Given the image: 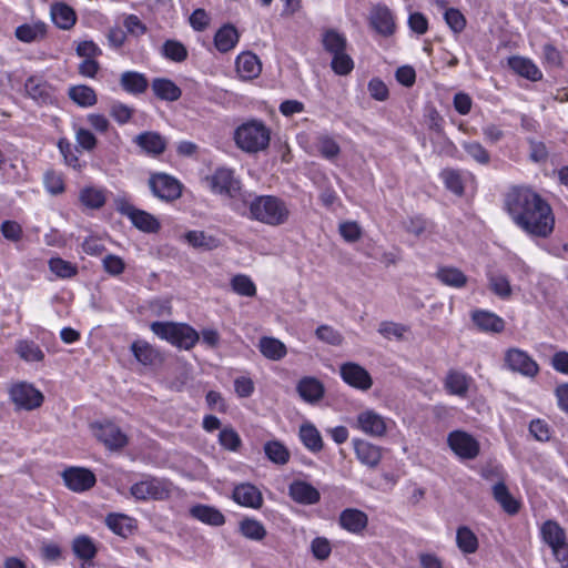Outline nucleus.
<instances>
[{
	"label": "nucleus",
	"mask_w": 568,
	"mask_h": 568,
	"mask_svg": "<svg viewBox=\"0 0 568 568\" xmlns=\"http://www.w3.org/2000/svg\"><path fill=\"white\" fill-rule=\"evenodd\" d=\"M322 45L329 54H337L345 51L347 48V40L345 36L335 29H326L322 33Z\"/></svg>",
	"instance_id": "e433bc0d"
},
{
	"label": "nucleus",
	"mask_w": 568,
	"mask_h": 568,
	"mask_svg": "<svg viewBox=\"0 0 568 568\" xmlns=\"http://www.w3.org/2000/svg\"><path fill=\"white\" fill-rule=\"evenodd\" d=\"M463 149L465 150L468 156H470L474 161H476L479 164L486 165L490 161V155L488 151L479 142H464Z\"/></svg>",
	"instance_id": "5fc2aeb1"
},
{
	"label": "nucleus",
	"mask_w": 568,
	"mask_h": 568,
	"mask_svg": "<svg viewBox=\"0 0 568 568\" xmlns=\"http://www.w3.org/2000/svg\"><path fill=\"white\" fill-rule=\"evenodd\" d=\"M298 395L307 403H315L324 396V386L315 377H304L297 384Z\"/></svg>",
	"instance_id": "cd10ccee"
},
{
	"label": "nucleus",
	"mask_w": 568,
	"mask_h": 568,
	"mask_svg": "<svg viewBox=\"0 0 568 568\" xmlns=\"http://www.w3.org/2000/svg\"><path fill=\"white\" fill-rule=\"evenodd\" d=\"M239 41V32L232 24H225L217 30L214 37L215 48L220 52L232 50Z\"/></svg>",
	"instance_id": "4c0bfd02"
},
{
	"label": "nucleus",
	"mask_w": 568,
	"mask_h": 568,
	"mask_svg": "<svg viewBox=\"0 0 568 568\" xmlns=\"http://www.w3.org/2000/svg\"><path fill=\"white\" fill-rule=\"evenodd\" d=\"M9 394L14 405L26 410H32L40 407L44 398L39 389L27 382L14 384L10 388Z\"/></svg>",
	"instance_id": "6e6552de"
},
{
	"label": "nucleus",
	"mask_w": 568,
	"mask_h": 568,
	"mask_svg": "<svg viewBox=\"0 0 568 568\" xmlns=\"http://www.w3.org/2000/svg\"><path fill=\"white\" fill-rule=\"evenodd\" d=\"M508 65L515 73L530 81H539L542 78L541 71L530 59L511 57L508 59Z\"/></svg>",
	"instance_id": "bb28decb"
},
{
	"label": "nucleus",
	"mask_w": 568,
	"mask_h": 568,
	"mask_svg": "<svg viewBox=\"0 0 568 568\" xmlns=\"http://www.w3.org/2000/svg\"><path fill=\"white\" fill-rule=\"evenodd\" d=\"M506 366L527 377H534L538 374V364L524 351L519 348H510L505 355Z\"/></svg>",
	"instance_id": "9b49d317"
},
{
	"label": "nucleus",
	"mask_w": 568,
	"mask_h": 568,
	"mask_svg": "<svg viewBox=\"0 0 568 568\" xmlns=\"http://www.w3.org/2000/svg\"><path fill=\"white\" fill-rule=\"evenodd\" d=\"M129 520L130 518L125 515L110 514L105 518V524L114 534L124 536L130 529V526L126 524Z\"/></svg>",
	"instance_id": "680f3d73"
},
{
	"label": "nucleus",
	"mask_w": 568,
	"mask_h": 568,
	"mask_svg": "<svg viewBox=\"0 0 568 568\" xmlns=\"http://www.w3.org/2000/svg\"><path fill=\"white\" fill-rule=\"evenodd\" d=\"M133 112L134 110L132 108L121 102L113 103L110 109L111 116L119 124L128 123L131 120Z\"/></svg>",
	"instance_id": "69168bd1"
},
{
	"label": "nucleus",
	"mask_w": 568,
	"mask_h": 568,
	"mask_svg": "<svg viewBox=\"0 0 568 568\" xmlns=\"http://www.w3.org/2000/svg\"><path fill=\"white\" fill-rule=\"evenodd\" d=\"M49 268L61 278H71L78 273V267L69 261L61 257H51L49 260Z\"/></svg>",
	"instance_id": "603ef678"
},
{
	"label": "nucleus",
	"mask_w": 568,
	"mask_h": 568,
	"mask_svg": "<svg viewBox=\"0 0 568 568\" xmlns=\"http://www.w3.org/2000/svg\"><path fill=\"white\" fill-rule=\"evenodd\" d=\"M161 54L173 62H183L187 58V49L178 40H166L162 48Z\"/></svg>",
	"instance_id": "8fccbe9b"
},
{
	"label": "nucleus",
	"mask_w": 568,
	"mask_h": 568,
	"mask_svg": "<svg viewBox=\"0 0 568 568\" xmlns=\"http://www.w3.org/2000/svg\"><path fill=\"white\" fill-rule=\"evenodd\" d=\"M447 442L452 450L462 458L474 459L479 454L477 440L465 432H452L448 435Z\"/></svg>",
	"instance_id": "f8f14e48"
},
{
	"label": "nucleus",
	"mask_w": 568,
	"mask_h": 568,
	"mask_svg": "<svg viewBox=\"0 0 568 568\" xmlns=\"http://www.w3.org/2000/svg\"><path fill=\"white\" fill-rule=\"evenodd\" d=\"M72 549L77 557L83 560L92 559L97 554V548L92 539L88 536H79L73 540Z\"/></svg>",
	"instance_id": "3c124183"
},
{
	"label": "nucleus",
	"mask_w": 568,
	"mask_h": 568,
	"mask_svg": "<svg viewBox=\"0 0 568 568\" xmlns=\"http://www.w3.org/2000/svg\"><path fill=\"white\" fill-rule=\"evenodd\" d=\"M53 22L60 29H70L77 20L74 10L65 3H55L51 8Z\"/></svg>",
	"instance_id": "79ce46f5"
},
{
	"label": "nucleus",
	"mask_w": 568,
	"mask_h": 568,
	"mask_svg": "<svg viewBox=\"0 0 568 568\" xmlns=\"http://www.w3.org/2000/svg\"><path fill=\"white\" fill-rule=\"evenodd\" d=\"M493 496L507 514L515 515L519 511V503L511 496L504 481L493 486Z\"/></svg>",
	"instance_id": "c9c22d12"
},
{
	"label": "nucleus",
	"mask_w": 568,
	"mask_h": 568,
	"mask_svg": "<svg viewBox=\"0 0 568 568\" xmlns=\"http://www.w3.org/2000/svg\"><path fill=\"white\" fill-rule=\"evenodd\" d=\"M367 524V515L358 509L347 508L339 515L341 527L353 534L362 532L366 528Z\"/></svg>",
	"instance_id": "5701e85b"
},
{
	"label": "nucleus",
	"mask_w": 568,
	"mask_h": 568,
	"mask_svg": "<svg viewBox=\"0 0 568 568\" xmlns=\"http://www.w3.org/2000/svg\"><path fill=\"white\" fill-rule=\"evenodd\" d=\"M240 532L247 539L261 541L266 536L264 525L253 518H244L239 525Z\"/></svg>",
	"instance_id": "09e8293b"
},
{
	"label": "nucleus",
	"mask_w": 568,
	"mask_h": 568,
	"mask_svg": "<svg viewBox=\"0 0 568 568\" xmlns=\"http://www.w3.org/2000/svg\"><path fill=\"white\" fill-rule=\"evenodd\" d=\"M62 477L65 486L75 493L89 490L97 481L95 475L91 470L81 467L65 469Z\"/></svg>",
	"instance_id": "2eb2a0df"
},
{
	"label": "nucleus",
	"mask_w": 568,
	"mask_h": 568,
	"mask_svg": "<svg viewBox=\"0 0 568 568\" xmlns=\"http://www.w3.org/2000/svg\"><path fill=\"white\" fill-rule=\"evenodd\" d=\"M28 97L41 104H51L54 102L53 89L45 81L30 77L24 84Z\"/></svg>",
	"instance_id": "6ab92c4d"
},
{
	"label": "nucleus",
	"mask_w": 568,
	"mask_h": 568,
	"mask_svg": "<svg viewBox=\"0 0 568 568\" xmlns=\"http://www.w3.org/2000/svg\"><path fill=\"white\" fill-rule=\"evenodd\" d=\"M232 498L236 504L247 508L260 509L263 505L262 493L250 483L236 485L233 489Z\"/></svg>",
	"instance_id": "f3484780"
},
{
	"label": "nucleus",
	"mask_w": 568,
	"mask_h": 568,
	"mask_svg": "<svg viewBox=\"0 0 568 568\" xmlns=\"http://www.w3.org/2000/svg\"><path fill=\"white\" fill-rule=\"evenodd\" d=\"M436 278L444 285L462 288L467 284V276L457 267L440 266L436 272Z\"/></svg>",
	"instance_id": "72a5a7b5"
},
{
	"label": "nucleus",
	"mask_w": 568,
	"mask_h": 568,
	"mask_svg": "<svg viewBox=\"0 0 568 568\" xmlns=\"http://www.w3.org/2000/svg\"><path fill=\"white\" fill-rule=\"evenodd\" d=\"M69 98L82 108H89L97 103L94 90L88 85H73L69 89Z\"/></svg>",
	"instance_id": "49530a36"
},
{
	"label": "nucleus",
	"mask_w": 568,
	"mask_h": 568,
	"mask_svg": "<svg viewBox=\"0 0 568 568\" xmlns=\"http://www.w3.org/2000/svg\"><path fill=\"white\" fill-rule=\"evenodd\" d=\"M371 24L381 34L387 37L395 31V21L392 11L382 4H377L371 12Z\"/></svg>",
	"instance_id": "412c9836"
},
{
	"label": "nucleus",
	"mask_w": 568,
	"mask_h": 568,
	"mask_svg": "<svg viewBox=\"0 0 568 568\" xmlns=\"http://www.w3.org/2000/svg\"><path fill=\"white\" fill-rule=\"evenodd\" d=\"M298 435L303 445L312 453H318L323 449L322 436L313 424L301 425Z\"/></svg>",
	"instance_id": "ea45409f"
},
{
	"label": "nucleus",
	"mask_w": 568,
	"mask_h": 568,
	"mask_svg": "<svg viewBox=\"0 0 568 568\" xmlns=\"http://www.w3.org/2000/svg\"><path fill=\"white\" fill-rule=\"evenodd\" d=\"M44 185L47 191L53 195L60 194L64 191L62 176L54 171H48L44 174Z\"/></svg>",
	"instance_id": "774afa93"
},
{
	"label": "nucleus",
	"mask_w": 568,
	"mask_h": 568,
	"mask_svg": "<svg viewBox=\"0 0 568 568\" xmlns=\"http://www.w3.org/2000/svg\"><path fill=\"white\" fill-rule=\"evenodd\" d=\"M442 178L445 182L446 187L456 195H463L464 184L460 174L455 170H445L442 173Z\"/></svg>",
	"instance_id": "052dcab7"
},
{
	"label": "nucleus",
	"mask_w": 568,
	"mask_h": 568,
	"mask_svg": "<svg viewBox=\"0 0 568 568\" xmlns=\"http://www.w3.org/2000/svg\"><path fill=\"white\" fill-rule=\"evenodd\" d=\"M471 318L475 325L481 331L498 333L505 327L503 318L487 311H475Z\"/></svg>",
	"instance_id": "f704fd0d"
},
{
	"label": "nucleus",
	"mask_w": 568,
	"mask_h": 568,
	"mask_svg": "<svg viewBox=\"0 0 568 568\" xmlns=\"http://www.w3.org/2000/svg\"><path fill=\"white\" fill-rule=\"evenodd\" d=\"M444 19L454 33H460L466 27V19L458 9H447L444 13Z\"/></svg>",
	"instance_id": "13d9d810"
},
{
	"label": "nucleus",
	"mask_w": 568,
	"mask_h": 568,
	"mask_svg": "<svg viewBox=\"0 0 568 568\" xmlns=\"http://www.w3.org/2000/svg\"><path fill=\"white\" fill-rule=\"evenodd\" d=\"M120 85L128 93L142 94L146 91L149 81L143 73L136 71H125L121 74Z\"/></svg>",
	"instance_id": "7c9ffc66"
},
{
	"label": "nucleus",
	"mask_w": 568,
	"mask_h": 568,
	"mask_svg": "<svg viewBox=\"0 0 568 568\" xmlns=\"http://www.w3.org/2000/svg\"><path fill=\"white\" fill-rule=\"evenodd\" d=\"M14 351L18 356L27 363H41L44 359L43 351L31 339H18Z\"/></svg>",
	"instance_id": "2f4dec72"
},
{
	"label": "nucleus",
	"mask_w": 568,
	"mask_h": 568,
	"mask_svg": "<svg viewBox=\"0 0 568 568\" xmlns=\"http://www.w3.org/2000/svg\"><path fill=\"white\" fill-rule=\"evenodd\" d=\"M470 383V376L463 372L450 369L446 375L444 386L449 394L466 397Z\"/></svg>",
	"instance_id": "393cba45"
},
{
	"label": "nucleus",
	"mask_w": 568,
	"mask_h": 568,
	"mask_svg": "<svg viewBox=\"0 0 568 568\" xmlns=\"http://www.w3.org/2000/svg\"><path fill=\"white\" fill-rule=\"evenodd\" d=\"M102 266L109 275L119 276L125 270V262L119 255L108 254L102 258Z\"/></svg>",
	"instance_id": "4d7b16f0"
},
{
	"label": "nucleus",
	"mask_w": 568,
	"mask_h": 568,
	"mask_svg": "<svg viewBox=\"0 0 568 568\" xmlns=\"http://www.w3.org/2000/svg\"><path fill=\"white\" fill-rule=\"evenodd\" d=\"M311 550L318 560H325L329 557L332 548L329 541L324 537H316L312 540Z\"/></svg>",
	"instance_id": "338daca9"
},
{
	"label": "nucleus",
	"mask_w": 568,
	"mask_h": 568,
	"mask_svg": "<svg viewBox=\"0 0 568 568\" xmlns=\"http://www.w3.org/2000/svg\"><path fill=\"white\" fill-rule=\"evenodd\" d=\"M332 57L331 67L336 74L346 75L354 69V61L346 53V50Z\"/></svg>",
	"instance_id": "6e6d98bb"
},
{
	"label": "nucleus",
	"mask_w": 568,
	"mask_h": 568,
	"mask_svg": "<svg viewBox=\"0 0 568 568\" xmlns=\"http://www.w3.org/2000/svg\"><path fill=\"white\" fill-rule=\"evenodd\" d=\"M456 544L463 554H474L478 549V539L470 528L462 526L456 531Z\"/></svg>",
	"instance_id": "de8ad7c7"
},
{
	"label": "nucleus",
	"mask_w": 568,
	"mask_h": 568,
	"mask_svg": "<svg viewBox=\"0 0 568 568\" xmlns=\"http://www.w3.org/2000/svg\"><path fill=\"white\" fill-rule=\"evenodd\" d=\"M131 351L136 361L145 366H155L161 364L163 361L160 352L145 341H136L132 343Z\"/></svg>",
	"instance_id": "b1692460"
},
{
	"label": "nucleus",
	"mask_w": 568,
	"mask_h": 568,
	"mask_svg": "<svg viewBox=\"0 0 568 568\" xmlns=\"http://www.w3.org/2000/svg\"><path fill=\"white\" fill-rule=\"evenodd\" d=\"M257 347L263 356L271 361H280L287 353L284 343L275 337L270 336L261 337Z\"/></svg>",
	"instance_id": "473e14b6"
},
{
	"label": "nucleus",
	"mask_w": 568,
	"mask_h": 568,
	"mask_svg": "<svg viewBox=\"0 0 568 568\" xmlns=\"http://www.w3.org/2000/svg\"><path fill=\"white\" fill-rule=\"evenodd\" d=\"M290 496L298 504L313 505L320 498V491L311 484L302 480H295L290 485Z\"/></svg>",
	"instance_id": "4be33fe9"
},
{
	"label": "nucleus",
	"mask_w": 568,
	"mask_h": 568,
	"mask_svg": "<svg viewBox=\"0 0 568 568\" xmlns=\"http://www.w3.org/2000/svg\"><path fill=\"white\" fill-rule=\"evenodd\" d=\"M262 67L257 55L244 52L236 59V71L243 79H253L261 73Z\"/></svg>",
	"instance_id": "c85d7f7f"
},
{
	"label": "nucleus",
	"mask_w": 568,
	"mask_h": 568,
	"mask_svg": "<svg viewBox=\"0 0 568 568\" xmlns=\"http://www.w3.org/2000/svg\"><path fill=\"white\" fill-rule=\"evenodd\" d=\"M339 372L342 379L354 388L368 390L373 385L371 374L359 364L344 363L341 365Z\"/></svg>",
	"instance_id": "ddd939ff"
},
{
	"label": "nucleus",
	"mask_w": 568,
	"mask_h": 568,
	"mask_svg": "<svg viewBox=\"0 0 568 568\" xmlns=\"http://www.w3.org/2000/svg\"><path fill=\"white\" fill-rule=\"evenodd\" d=\"M544 542L552 550L556 560L562 568H568V542L565 530L555 520H547L540 528Z\"/></svg>",
	"instance_id": "423d86ee"
},
{
	"label": "nucleus",
	"mask_w": 568,
	"mask_h": 568,
	"mask_svg": "<svg viewBox=\"0 0 568 568\" xmlns=\"http://www.w3.org/2000/svg\"><path fill=\"white\" fill-rule=\"evenodd\" d=\"M154 95L163 101L174 102L182 95V90L170 79L155 78L151 83Z\"/></svg>",
	"instance_id": "a878e982"
},
{
	"label": "nucleus",
	"mask_w": 568,
	"mask_h": 568,
	"mask_svg": "<svg viewBox=\"0 0 568 568\" xmlns=\"http://www.w3.org/2000/svg\"><path fill=\"white\" fill-rule=\"evenodd\" d=\"M193 518L211 526H222L225 523L224 515L215 507L207 505H195L190 509Z\"/></svg>",
	"instance_id": "c756f323"
},
{
	"label": "nucleus",
	"mask_w": 568,
	"mask_h": 568,
	"mask_svg": "<svg viewBox=\"0 0 568 568\" xmlns=\"http://www.w3.org/2000/svg\"><path fill=\"white\" fill-rule=\"evenodd\" d=\"M79 200L88 209L99 210L106 201L105 192L94 186H85L79 193Z\"/></svg>",
	"instance_id": "c03bdc74"
},
{
	"label": "nucleus",
	"mask_w": 568,
	"mask_h": 568,
	"mask_svg": "<svg viewBox=\"0 0 568 568\" xmlns=\"http://www.w3.org/2000/svg\"><path fill=\"white\" fill-rule=\"evenodd\" d=\"M172 488L173 485L170 480L148 476L133 484L130 493L136 500H164L171 496Z\"/></svg>",
	"instance_id": "39448f33"
},
{
	"label": "nucleus",
	"mask_w": 568,
	"mask_h": 568,
	"mask_svg": "<svg viewBox=\"0 0 568 568\" xmlns=\"http://www.w3.org/2000/svg\"><path fill=\"white\" fill-rule=\"evenodd\" d=\"M150 328L161 339L184 349H191L200 339L199 333L185 323L153 322Z\"/></svg>",
	"instance_id": "20e7f679"
},
{
	"label": "nucleus",
	"mask_w": 568,
	"mask_h": 568,
	"mask_svg": "<svg viewBox=\"0 0 568 568\" xmlns=\"http://www.w3.org/2000/svg\"><path fill=\"white\" fill-rule=\"evenodd\" d=\"M210 187L213 192L226 194L231 197L240 190V182L234 179L233 171L225 168L217 169L207 178Z\"/></svg>",
	"instance_id": "dca6fc26"
},
{
	"label": "nucleus",
	"mask_w": 568,
	"mask_h": 568,
	"mask_svg": "<svg viewBox=\"0 0 568 568\" xmlns=\"http://www.w3.org/2000/svg\"><path fill=\"white\" fill-rule=\"evenodd\" d=\"M149 186L154 196L170 202L181 196V184L165 173H154L149 179Z\"/></svg>",
	"instance_id": "1a4fd4ad"
},
{
	"label": "nucleus",
	"mask_w": 568,
	"mask_h": 568,
	"mask_svg": "<svg viewBox=\"0 0 568 568\" xmlns=\"http://www.w3.org/2000/svg\"><path fill=\"white\" fill-rule=\"evenodd\" d=\"M123 27L125 28V32L131 34L132 37L139 38L146 33L148 28L142 22V20L135 14H129L124 18Z\"/></svg>",
	"instance_id": "0e129e2a"
},
{
	"label": "nucleus",
	"mask_w": 568,
	"mask_h": 568,
	"mask_svg": "<svg viewBox=\"0 0 568 568\" xmlns=\"http://www.w3.org/2000/svg\"><path fill=\"white\" fill-rule=\"evenodd\" d=\"M116 211L126 216L132 224L142 232L155 233L160 230V222L146 211L136 209L125 199L115 200Z\"/></svg>",
	"instance_id": "0eeeda50"
},
{
	"label": "nucleus",
	"mask_w": 568,
	"mask_h": 568,
	"mask_svg": "<svg viewBox=\"0 0 568 568\" xmlns=\"http://www.w3.org/2000/svg\"><path fill=\"white\" fill-rule=\"evenodd\" d=\"M357 459L366 467L376 468L382 459V448L364 439L353 440Z\"/></svg>",
	"instance_id": "a211bd4d"
},
{
	"label": "nucleus",
	"mask_w": 568,
	"mask_h": 568,
	"mask_svg": "<svg viewBox=\"0 0 568 568\" xmlns=\"http://www.w3.org/2000/svg\"><path fill=\"white\" fill-rule=\"evenodd\" d=\"M271 131L261 120H250L234 131L236 146L246 153H257L267 149Z\"/></svg>",
	"instance_id": "7ed1b4c3"
},
{
	"label": "nucleus",
	"mask_w": 568,
	"mask_h": 568,
	"mask_svg": "<svg viewBox=\"0 0 568 568\" xmlns=\"http://www.w3.org/2000/svg\"><path fill=\"white\" fill-rule=\"evenodd\" d=\"M92 428L98 440L110 450L121 449L128 444L126 435L118 425L111 422L94 424Z\"/></svg>",
	"instance_id": "9d476101"
},
{
	"label": "nucleus",
	"mask_w": 568,
	"mask_h": 568,
	"mask_svg": "<svg viewBox=\"0 0 568 568\" xmlns=\"http://www.w3.org/2000/svg\"><path fill=\"white\" fill-rule=\"evenodd\" d=\"M47 26L43 22L24 23L16 29V37L18 40L30 43L44 38Z\"/></svg>",
	"instance_id": "a19ab883"
},
{
	"label": "nucleus",
	"mask_w": 568,
	"mask_h": 568,
	"mask_svg": "<svg viewBox=\"0 0 568 568\" xmlns=\"http://www.w3.org/2000/svg\"><path fill=\"white\" fill-rule=\"evenodd\" d=\"M318 339L329 345L338 346L343 342L342 334L328 325H321L315 332Z\"/></svg>",
	"instance_id": "e2e57ef3"
},
{
	"label": "nucleus",
	"mask_w": 568,
	"mask_h": 568,
	"mask_svg": "<svg viewBox=\"0 0 568 568\" xmlns=\"http://www.w3.org/2000/svg\"><path fill=\"white\" fill-rule=\"evenodd\" d=\"M134 143L149 155H160L166 149V140L159 132L146 131L134 138Z\"/></svg>",
	"instance_id": "aec40b11"
},
{
	"label": "nucleus",
	"mask_w": 568,
	"mask_h": 568,
	"mask_svg": "<svg viewBox=\"0 0 568 568\" xmlns=\"http://www.w3.org/2000/svg\"><path fill=\"white\" fill-rule=\"evenodd\" d=\"M219 442L227 450L237 452L242 445L239 434L233 428H224L220 432Z\"/></svg>",
	"instance_id": "bf43d9fd"
},
{
	"label": "nucleus",
	"mask_w": 568,
	"mask_h": 568,
	"mask_svg": "<svg viewBox=\"0 0 568 568\" xmlns=\"http://www.w3.org/2000/svg\"><path fill=\"white\" fill-rule=\"evenodd\" d=\"M185 240L193 247L205 251H212L221 245L217 237L206 234L204 231H189L185 234Z\"/></svg>",
	"instance_id": "37998d69"
},
{
	"label": "nucleus",
	"mask_w": 568,
	"mask_h": 568,
	"mask_svg": "<svg viewBox=\"0 0 568 568\" xmlns=\"http://www.w3.org/2000/svg\"><path fill=\"white\" fill-rule=\"evenodd\" d=\"M231 286L235 293L242 296L252 297L256 294V286L253 281L243 274L235 275L231 281Z\"/></svg>",
	"instance_id": "864d4df0"
},
{
	"label": "nucleus",
	"mask_w": 568,
	"mask_h": 568,
	"mask_svg": "<svg viewBox=\"0 0 568 568\" xmlns=\"http://www.w3.org/2000/svg\"><path fill=\"white\" fill-rule=\"evenodd\" d=\"M248 207L246 217L268 226H280L288 222L291 210L287 203L275 195H255L245 201ZM245 215V213H243Z\"/></svg>",
	"instance_id": "f03ea898"
},
{
	"label": "nucleus",
	"mask_w": 568,
	"mask_h": 568,
	"mask_svg": "<svg viewBox=\"0 0 568 568\" xmlns=\"http://www.w3.org/2000/svg\"><path fill=\"white\" fill-rule=\"evenodd\" d=\"M263 449L267 459L275 465L284 466L290 462L291 453L280 440L274 439L266 442Z\"/></svg>",
	"instance_id": "58836bf2"
},
{
	"label": "nucleus",
	"mask_w": 568,
	"mask_h": 568,
	"mask_svg": "<svg viewBox=\"0 0 568 568\" xmlns=\"http://www.w3.org/2000/svg\"><path fill=\"white\" fill-rule=\"evenodd\" d=\"M505 205L515 224L529 235L546 239L552 233L555 227L552 210L531 189L511 187L506 194Z\"/></svg>",
	"instance_id": "f257e3e1"
},
{
	"label": "nucleus",
	"mask_w": 568,
	"mask_h": 568,
	"mask_svg": "<svg viewBox=\"0 0 568 568\" xmlns=\"http://www.w3.org/2000/svg\"><path fill=\"white\" fill-rule=\"evenodd\" d=\"M488 285L490 291L501 300H508L513 294L510 281L501 273H488Z\"/></svg>",
	"instance_id": "a18cd8bd"
},
{
	"label": "nucleus",
	"mask_w": 568,
	"mask_h": 568,
	"mask_svg": "<svg viewBox=\"0 0 568 568\" xmlns=\"http://www.w3.org/2000/svg\"><path fill=\"white\" fill-rule=\"evenodd\" d=\"M356 427L371 437H383L387 432L386 419L373 409L357 415Z\"/></svg>",
	"instance_id": "4468645a"
}]
</instances>
